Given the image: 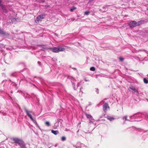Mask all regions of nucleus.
Returning <instances> with one entry per match:
<instances>
[{
	"instance_id": "f257e3e1",
	"label": "nucleus",
	"mask_w": 148,
	"mask_h": 148,
	"mask_svg": "<svg viewBox=\"0 0 148 148\" xmlns=\"http://www.w3.org/2000/svg\"><path fill=\"white\" fill-rule=\"evenodd\" d=\"M12 140L15 143L18 144L20 146H24V143L23 140L16 138H13Z\"/></svg>"
},
{
	"instance_id": "f03ea898",
	"label": "nucleus",
	"mask_w": 148,
	"mask_h": 148,
	"mask_svg": "<svg viewBox=\"0 0 148 148\" xmlns=\"http://www.w3.org/2000/svg\"><path fill=\"white\" fill-rule=\"evenodd\" d=\"M65 48L61 47L58 46L57 47H54L51 48L52 51L54 53H58L60 51H62L65 50Z\"/></svg>"
},
{
	"instance_id": "7ed1b4c3",
	"label": "nucleus",
	"mask_w": 148,
	"mask_h": 148,
	"mask_svg": "<svg viewBox=\"0 0 148 148\" xmlns=\"http://www.w3.org/2000/svg\"><path fill=\"white\" fill-rule=\"evenodd\" d=\"M25 111L26 113L27 114L31 119V120L33 121V123L35 124H37V123L36 121L34 119L32 115L30 114L32 113V111H29L26 109H25Z\"/></svg>"
},
{
	"instance_id": "20e7f679",
	"label": "nucleus",
	"mask_w": 148,
	"mask_h": 148,
	"mask_svg": "<svg viewBox=\"0 0 148 148\" xmlns=\"http://www.w3.org/2000/svg\"><path fill=\"white\" fill-rule=\"evenodd\" d=\"M45 16V14H41L38 15L36 18L35 21L36 23L39 22V21H41L44 18Z\"/></svg>"
},
{
	"instance_id": "39448f33",
	"label": "nucleus",
	"mask_w": 148,
	"mask_h": 148,
	"mask_svg": "<svg viewBox=\"0 0 148 148\" xmlns=\"http://www.w3.org/2000/svg\"><path fill=\"white\" fill-rule=\"evenodd\" d=\"M85 115L87 118L89 120V124H92L93 125V122H94V120L93 117L91 115L87 113L85 114Z\"/></svg>"
},
{
	"instance_id": "423d86ee",
	"label": "nucleus",
	"mask_w": 148,
	"mask_h": 148,
	"mask_svg": "<svg viewBox=\"0 0 148 148\" xmlns=\"http://www.w3.org/2000/svg\"><path fill=\"white\" fill-rule=\"evenodd\" d=\"M103 110L105 112L110 110V107L108 104L107 103H104L103 106Z\"/></svg>"
},
{
	"instance_id": "0eeeda50",
	"label": "nucleus",
	"mask_w": 148,
	"mask_h": 148,
	"mask_svg": "<svg viewBox=\"0 0 148 148\" xmlns=\"http://www.w3.org/2000/svg\"><path fill=\"white\" fill-rule=\"evenodd\" d=\"M70 79H71V81L72 84V86L73 89L75 90H76L77 89L75 87V83L76 82V80L72 77H71Z\"/></svg>"
},
{
	"instance_id": "6e6552de",
	"label": "nucleus",
	"mask_w": 148,
	"mask_h": 148,
	"mask_svg": "<svg viewBox=\"0 0 148 148\" xmlns=\"http://www.w3.org/2000/svg\"><path fill=\"white\" fill-rule=\"evenodd\" d=\"M0 6L3 12L5 13H7L8 12L7 10L3 4L0 3Z\"/></svg>"
},
{
	"instance_id": "1a4fd4ad",
	"label": "nucleus",
	"mask_w": 148,
	"mask_h": 148,
	"mask_svg": "<svg viewBox=\"0 0 148 148\" xmlns=\"http://www.w3.org/2000/svg\"><path fill=\"white\" fill-rule=\"evenodd\" d=\"M104 116L108 120L110 121H112L114 119V118L112 117L108 116L107 115H106H106H104Z\"/></svg>"
},
{
	"instance_id": "9d476101",
	"label": "nucleus",
	"mask_w": 148,
	"mask_h": 148,
	"mask_svg": "<svg viewBox=\"0 0 148 148\" xmlns=\"http://www.w3.org/2000/svg\"><path fill=\"white\" fill-rule=\"evenodd\" d=\"M141 23V22L140 21H139L137 22H136V23L135 24H134L132 25H131L130 26V27H134L137 26L139 25Z\"/></svg>"
},
{
	"instance_id": "9b49d317",
	"label": "nucleus",
	"mask_w": 148,
	"mask_h": 148,
	"mask_svg": "<svg viewBox=\"0 0 148 148\" xmlns=\"http://www.w3.org/2000/svg\"><path fill=\"white\" fill-rule=\"evenodd\" d=\"M51 132L55 135H56L59 133V132L57 130L55 131L54 130H52Z\"/></svg>"
},
{
	"instance_id": "f8f14e48",
	"label": "nucleus",
	"mask_w": 148,
	"mask_h": 148,
	"mask_svg": "<svg viewBox=\"0 0 148 148\" xmlns=\"http://www.w3.org/2000/svg\"><path fill=\"white\" fill-rule=\"evenodd\" d=\"M81 144L80 143H77L76 147V148H81Z\"/></svg>"
},
{
	"instance_id": "ddd939ff",
	"label": "nucleus",
	"mask_w": 148,
	"mask_h": 148,
	"mask_svg": "<svg viewBox=\"0 0 148 148\" xmlns=\"http://www.w3.org/2000/svg\"><path fill=\"white\" fill-rule=\"evenodd\" d=\"M127 116H125L123 117V120H125V121H131V120H128L127 119Z\"/></svg>"
},
{
	"instance_id": "4468645a",
	"label": "nucleus",
	"mask_w": 148,
	"mask_h": 148,
	"mask_svg": "<svg viewBox=\"0 0 148 148\" xmlns=\"http://www.w3.org/2000/svg\"><path fill=\"white\" fill-rule=\"evenodd\" d=\"M136 23V21H134L130 22L129 23V25H132L134 24H135Z\"/></svg>"
},
{
	"instance_id": "2eb2a0df",
	"label": "nucleus",
	"mask_w": 148,
	"mask_h": 148,
	"mask_svg": "<svg viewBox=\"0 0 148 148\" xmlns=\"http://www.w3.org/2000/svg\"><path fill=\"white\" fill-rule=\"evenodd\" d=\"M130 88L131 89L134 90L135 92H138V90H137L136 89V88H134L133 87H130Z\"/></svg>"
},
{
	"instance_id": "dca6fc26",
	"label": "nucleus",
	"mask_w": 148,
	"mask_h": 148,
	"mask_svg": "<svg viewBox=\"0 0 148 148\" xmlns=\"http://www.w3.org/2000/svg\"><path fill=\"white\" fill-rule=\"evenodd\" d=\"M45 125H46L47 126H50V124L49 122L48 121H46L45 122Z\"/></svg>"
},
{
	"instance_id": "f3484780",
	"label": "nucleus",
	"mask_w": 148,
	"mask_h": 148,
	"mask_svg": "<svg viewBox=\"0 0 148 148\" xmlns=\"http://www.w3.org/2000/svg\"><path fill=\"white\" fill-rule=\"evenodd\" d=\"M5 34V32L3 31L0 28V34L4 35Z\"/></svg>"
},
{
	"instance_id": "a211bd4d",
	"label": "nucleus",
	"mask_w": 148,
	"mask_h": 148,
	"mask_svg": "<svg viewBox=\"0 0 148 148\" xmlns=\"http://www.w3.org/2000/svg\"><path fill=\"white\" fill-rule=\"evenodd\" d=\"M66 139V137L64 136H63L61 138V140L62 141H65Z\"/></svg>"
},
{
	"instance_id": "6ab92c4d",
	"label": "nucleus",
	"mask_w": 148,
	"mask_h": 148,
	"mask_svg": "<svg viewBox=\"0 0 148 148\" xmlns=\"http://www.w3.org/2000/svg\"><path fill=\"white\" fill-rule=\"evenodd\" d=\"M90 70L92 71H95V68L94 67H92L90 68Z\"/></svg>"
},
{
	"instance_id": "aec40b11",
	"label": "nucleus",
	"mask_w": 148,
	"mask_h": 148,
	"mask_svg": "<svg viewBox=\"0 0 148 148\" xmlns=\"http://www.w3.org/2000/svg\"><path fill=\"white\" fill-rule=\"evenodd\" d=\"M144 82L146 84H147L148 83V80L146 78H144L143 79Z\"/></svg>"
},
{
	"instance_id": "412c9836",
	"label": "nucleus",
	"mask_w": 148,
	"mask_h": 148,
	"mask_svg": "<svg viewBox=\"0 0 148 148\" xmlns=\"http://www.w3.org/2000/svg\"><path fill=\"white\" fill-rule=\"evenodd\" d=\"M76 9V7H73L72 8H71V9H70V11H71V12H73V11L74 10H75V9Z\"/></svg>"
},
{
	"instance_id": "4be33fe9",
	"label": "nucleus",
	"mask_w": 148,
	"mask_h": 148,
	"mask_svg": "<svg viewBox=\"0 0 148 148\" xmlns=\"http://www.w3.org/2000/svg\"><path fill=\"white\" fill-rule=\"evenodd\" d=\"M90 12L89 11H86L84 12V14L85 15H88L90 13Z\"/></svg>"
},
{
	"instance_id": "5701e85b",
	"label": "nucleus",
	"mask_w": 148,
	"mask_h": 148,
	"mask_svg": "<svg viewBox=\"0 0 148 148\" xmlns=\"http://www.w3.org/2000/svg\"><path fill=\"white\" fill-rule=\"evenodd\" d=\"M119 59V60L121 61H123L124 60V58H123L121 57H120Z\"/></svg>"
},
{
	"instance_id": "b1692460",
	"label": "nucleus",
	"mask_w": 148,
	"mask_h": 148,
	"mask_svg": "<svg viewBox=\"0 0 148 148\" xmlns=\"http://www.w3.org/2000/svg\"><path fill=\"white\" fill-rule=\"evenodd\" d=\"M95 91L98 94L99 93V90L98 89H97V88L96 89Z\"/></svg>"
},
{
	"instance_id": "393cba45",
	"label": "nucleus",
	"mask_w": 148,
	"mask_h": 148,
	"mask_svg": "<svg viewBox=\"0 0 148 148\" xmlns=\"http://www.w3.org/2000/svg\"><path fill=\"white\" fill-rule=\"evenodd\" d=\"M21 147V148H27L26 147V146H25V144L24 143V146H20Z\"/></svg>"
},
{
	"instance_id": "a878e982",
	"label": "nucleus",
	"mask_w": 148,
	"mask_h": 148,
	"mask_svg": "<svg viewBox=\"0 0 148 148\" xmlns=\"http://www.w3.org/2000/svg\"><path fill=\"white\" fill-rule=\"evenodd\" d=\"M45 7L46 8H47L50 7V5H45Z\"/></svg>"
},
{
	"instance_id": "bb28decb",
	"label": "nucleus",
	"mask_w": 148,
	"mask_h": 148,
	"mask_svg": "<svg viewBox=\"0 0 148 148\" xmlns=\"http://www.w3.org/2000/svg\"><path fill=\"white\" fill-rule=\"evenodd\" d=\"M103 9H105V10L103 11V12H104V11H106L107 10V8L106 7H103Z\"/></svg>"
},
{
	"instance_id": "cd10ccee",
	"label": "nucleus",
	"mask_w": 148,
	"mask_h": 148,
	"mask_svg": "<svg viewBox=\"0 0 148 148\" xmlns=\"http://www.w3.org/2000/svg\"><path fill=\"white\" fill-rule=\"evenodd\" d=\"M135 116H136V115H134L132 116H130V118H132V117L134 118V117H136Z\"/></svg>"
},
{
	"instance_id": "c85d7f7f",
	"label": "nucleus",
	"mask_w": 148,
	"mask_h": 148,
	"mask_svg": "<svg viewBox=\"0 0 148 148\" xmlns=\"http://www.w3.org/2000/svg\"><path fill=\"white\" fill-rule=\"evenodd\" d=\"M2 114H3V115H5L6 114V113L4 112H2Z\"/></svg>"
},
{
	"instance_id": "c756f323",
	"label": "nucleus",
	"mask_w": 148,
	"mask_h": 148,
	"mask_svg": "<svg viewBox=\"0 0 148 148\" xmlns=\"http://www.w3.org/2000/svg\"><path fill=\"white\" fill-rule=\"evenodd\" d=\"M38 64H39V65H40L41 64V62L40 61H38Z\"/></svg>"
},
{
	"instance_id": "7c9ffc66",
	"label": "nucleus",
	"mask_w": 148,
	"mask_h": 148,
	"mask_svg": "<svg viewBox=\"0 0 148 148\" xmlns=\"http://www.w3.org/2000/svg\"><path fill=\"white\" fill-rule=\"evenodd\" d=\"M79 86V83H78L77 84V87H78Z\"/></svg>"
},
{
	"instance_id": "2f4dec72",
	"label": "nucleus",
	"mask_w": 148,
	"mask_h": 148,
	"mask_svg": "<svg viewBox=\"0 0 148 148\" xmlns=\"http://www.w3.org/2000/svg\"><path fill=\"white\" fill-rule=\"evenodd\" d=\"M82 87H81L80 88V92H81V89H82Z\"/></svg>"
},
{
	"instance_id": "473e14b6",
	"label": "nucleus",
	"mask_w": 148,
	"mask_h": 148,
	"mask_svg": "<svg viewBox=\"0 0 148 148\" xmlns=\"http://www.w3.org/2000/svg\"><path fill=\"white\" fill-rule=\"evenodd\" d=\"M93 0H89V2H92Z\"/></svg>"
},
{
	"instance_id": "72a5a7b5",
	"label": "nucleus",
	"mask_w": 148,
	"mask_h": 148,
	"mask_svg": "<svg viewBox=\"0 0 148 148\" xmlns=\"http://www.w3.org/2000/svg\"><path fill=\"white\" fill-rule=\"evenodd\" d=\"M13 20H15V18H13L12 19V21H13Z\"/></svg>"
},
{
	"instance_id": "f704fd0d",
	"label": "nucleus",
	"mask_w": 148,
	"mask_h": 148,
	"mask_svg": "<svg viewBox=\"0 0 148 148\" xmlns=\"http://www.w3.org/2000/svg\"><path fill=\"white\" fill-rule=\"evenodd\" d=\"M0 148H4L3 147H0Z\"/></svg>"
},
{
	"instance_id": "c9c22d12",
	"label": "nucleus",
	"mask_w": 148,
	"mask_h": 148,
	"mask_svg": "<svg viewBox=\"0 0 148 148\" xmlns=\"http://www.w3.org/2000/svg\"><path fill=\"white\" fill-rule=\"evenodd\" d=\"M4 81H4V80L2 82H3Z\"/></svg>"
},
{
	"instance_id": "e433bc0d",
	"label": "nucleus",
	"mask_w": 148,
	"mask_h": 148,
	"mask_svg": "<svg viewBox=\"0 0 148 148\" xmlns=\"http://www.w3.org/2000/svg\"><path fill=\"white\" fill-rule=\"evenodd\" d=\"M85 81H86V82H87V80H85Z\"/></svg>"
},
{
	"instance_id": "4c0bfd02",
	"label": "nucleus",
	"mask_w": 148,
	"mask_h": 148,
	"mask_svg": "<svg viewBox=\"0 0 148 148\" xmlns=\"http://www.w3.org/2000/svg\"><path fill=\"white\" fill-rule=\"evenodd\" d=\"M147 76L148 77V74L147 75Z\"/></svg>"
}]
</instances>
